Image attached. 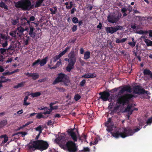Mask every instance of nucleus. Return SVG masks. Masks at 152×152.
Returning a JSON list of instances; mask_svg holds the SVG:
<instances>
[{
	"instance_id": "f257e3e1",
	"label": "nucleus",
	"mask_w": 152,
	"mask_h": 152,
	"mask_svg": "<svg viewBox=\"0 0 152 152\" xmlns=\"http://www.w3.org/2000/svg\"><path fill=\"white\" fill-rule=\"evenodd\" d=\"M28 147L29 149L34 151L38 150L41 151L47 149L49 147L47 142L42 140L31 141L28 144Z\"/></svg>"
},
{
	"instance_id": "f03ea898",
	"label": "nucleus",
	"mask_w": 152,
	"mask_h": 152,
	"mask_svg": "<svg viewBox=\"0 0 152 152\" xmlns=\"http://www.w3.org/2000/svg\"><path fill=\"white\" fill-rule=\"evenodd\" d=\"M15 6L16 8H20L23 11H29L34 6L30 0H20L15 3Z\"/></svg>"
},
{
	"instance_id": "7ed1b4c3",
	"label": "nucleus",
	"mask_w": 152,
	"mask_h": 152,
	"mask_svg": "<svg viewBox=\"0 0 152 152\" xmlns=\"http://www.w3.org/2000/svg\"><path fill=\"white\" fill-rule=\"evenodd\" d=\"M60 82H62L66 86H67L70 83L69 77L66 75L61 73L58 75L57 77L53 83V84L54 85Z\"/></svg>"
},
{
	"instance_id": "20e7f679",
	"label": "nucleus",
	"mask_w": 152,
	"mask_h": 152,
	"mask_svg": "<svg viewBox=\"0 0 152 152\" xmlns=\"http://www.w3.org/2000/svg\"><path fill=\"white\" fill-rule=\"evenodd\" d=\"M76 55L74 50H72L69 53L68 57L69 58L70 62L69 63L66 67V70L69 72L74 67V66L76 61Z\"/></svg>"
},
{
	"instance_id": "39448f33",
	"label": "nucleus",
	"mask_w": 152,
	"mask_h": 152,
	"mask_svg": "<svg viewBox=\"0 0 152 152\" xmlns=\"http://www.w3.org/2000/svg\"><path fill=\"white\" fill-rule=\"evenodd\" d=\"M134 96V95L132 94H125L119 96L117 100V102L119 104L124 106L128 104L129 101Z\"/></svg>"
},
{
	"instance_id": "423d86ee",
	"label": "nucleus",
	"mask_w": 152,
	"mask_h": 152,
	"mask_svg": "<svg viewBox=\"0 0 152 152\" xmlns=\"http://www.w3.org/2000/svg\"><path fill=\"white\" fill-rule=\"evenodd\" d=\"M122 16L121 14L118 12L117 14L115 12L110 13L107 17L108 22L114 24L118 22Z\"/></svg>"
},
{
	"instance_id": "0eeeda50",
	"label": "nucleus",
	"mask_w": 152,
	"mask_h": 152,
	"mask_svg": "<svg viewBox=\"0 0 152 152\" xmlns=\"http://www.w3.org/2000/svg\"><path fill=\"white\" fill-rule=\"evenodd\" d=\"M66 147L68 152H76L78 150L77 146L71 141H69L66 142Z\"/></svg>"
},
{
	"instance_id": "6e6552de",
	"label": "nucleus",
	"mask_w": 152,
	"mask_h": 152,
	"mask_svg": "<svg viewBox=\"0 0 152 152\" xmlns=\"http://www.w3.org/2000/svg\"><path fill=\"white\" fill-rule=\"evenodd\" d=\"M122 28L123 27L122 26L118 25L110 27H106L105 28L106 32L107 34H113L118 30H121Z\"/></svg>"
},
{
	"instance_id": "1a4fd4ad",
	"label": "nucleus",
	"mask_w": 152,
	"mask_h": 152,
	"mask_svg": "<svg viewBox=\"0 0 152 152\" xmlns=\"http://www.w3.org/2000/svg\"><path fill=\"white\" fill-rule=\"evenodd\" d=\"M99 94L100 95L99 99H102L104 101H109L110 102L111 100V99L110 98V94L109 92L106 91H104L100 92Z\"/></svg>"
},
{
	"instance_id": "9d476101",
	"label": "nucleus",
	"mask_w": 152,
	"mask_h": 152,
	"mask_svg": "<svg viewBox=\"0 0 152 152\" xmlns=\"http://www.w3.org/2000/svg\"><path fill=\"white\" fill-rule=\"evenodd\" d=\"M123 135L122 137L124 138L127 136L132 135L134 134V130L130 128H124L123 132Z\"/></svg>"
},
{
	"instance_id": "9b49d317",
	"label": "nucleus",
	"mask_w": 152,
	"mask_h": 152,
	"mask_svg": "<svg viewBox=\"0 0 152 152\" xmlns=\"http://www.w3.org/2000/svg\"><path fill=\"white\" fill-rule=\"evenodd\" d=\"M111 120V118H108L105 124V126L107 127L106 130L108 132H111L113 130V128L114 126L113 122Z\"/></svg>"
},
{
	"instance_id": "f8f14e48",
	"label": "nucleus",
	"mask_w": 152,
	"mask_h": 152,
	"mask_svg": "<svg viewBox=\"0 0 152 152\" xmlns=\"http://www.w3.org/2000/svg\"><path fill=\"white\" fill-rule=\"evenodd\" d=\"M70 48L71 47L70 46L67 47L65 48V50L60 53L58 55H56V56L54 57L53 58V62H55L59 58L64 55L70 49Z\"/></svg>"
},
{
	"instance_id": "ddd939ff",
	"label": "nucleus",
	"mask_w": 152,
	"mask_h": 152,
	"mask_svg": "<svg viewBox=\"0 0 152 152\" xmlns=\"http://www.w3.org/2000/svg\"><path fill=\"white\" fill-rule=\"evenodd\" d=\"M132 88L129 86L126 85L123 87L118 92V94H121L124 93L125 91L130 92L131 91Z\"/></svg>"
},
{
	"instance_id": "4468645a",
	"label": "nucleus",
	"mask_w": 152,
	"mask_h": 152,
	"mask_svg": "<svg viewBox=\"0 0 152 152\" xmlns=\"http://www.w3.org/2000/svg\"><path fill=\"white\" fill-rule=\"evenodd\" d=\"M69 135L71 137L73 141L75 142L77 141V138L75 132H73V129H70L67 131Z\"/></svg>"
},
{
	"instance_id": "2eb2a0df",
	"label": "nucleus",
	"mask_w": 152,
	"mask_h": 152,
	"mask_svg": "<svg viewBox=\"0 0 152 152\" xmlns=\"http://www.w3.org/2000/svg\"><path fill=\"white\" fill-rule=\"evenodd\" d=\"M142 88L140 85L135 86L133 87V93L135 94H141Z\"/></svg>"
},
{
	"instance_id": "dca6fc26",
	"label": "nucleus",
	"mask_w": 152,
	"mask_h": 152,
	"mask_svg": "<svg viewBox=\"0 0 152 152\" xmlns=\"http://www.w3.org/2000/svg\"><path fill=\"white\" fill-rule=\"evenodd\" d=\"M96 75L94 73H87L81 76V78H94L96 77Z\"/></svg>"
},
{
	"instance_id": "f3484780",
	"label": "nucleus",
	"mask_w": 152,
	"mask_h": 152,
	"mask_svg": "<svg viewBox=\"0 0 152 152\" xmlns=\"http://www.w3.org/2000/svg\"><path fill=\"white\" fill-rule=\"evenodd\" d=\"M21 24L22 26L30 25V21L26 18L24 17L21 19Z\"/></svg>"
},
{
	"instance_id": "a211bd4d",
	"label": "nucleus",
	"mask_w": 152,
	"mask_h": 152,
	"mask_svg": "<svg viewBox=\"0 0 152 152\" xmlns=\"http://www.w3.org/2000/svg\"><path fill=\"white\" fill-rule=\"evenodd\" d=\"M112 136L116 138H118L120 137H122V136L123 137V132L119 133L118 132H117L115 133H112L111 132Z\"/></svg>"
},
{
	"instance_id": "6ab92c4d",
	"label": "nucleus",
	"mask_w": 152,
	"mask_h": 152,
	"mask_svg": "<svg viewBox=\"0 0 152 152\" xmlns=\"http://www.w3.org/2000/svg\"><path fill=\"white\" fill-rule=\"evenodd\" d=\"M144 75H149L150 78L152 79V72L149 69H145L143 72Z\"/></svg>"
},
{
	"instance_id": "aec40b11",
	"label": "nucleus",
	"mask_w": 152,
	"mask_h": 152,
	"mask_svg": "<svg viewBox=\"0 0 152 152\" xmlns=\"http://www.w3.org/2000/svg\"><path fill=\"white\" fill-rule=\"evenodd\" d=\"M44 1V0H37L34 5V7L35 8H37L40 7Z\"/></svg>"
},
{
	"instance_id": "412c9836",
	"label": "nucleus",
	"mask_w": 152,
	"mask_h": 152,
	"mask_svg": "<svg viewBox=\"0 0 152 152\" xmlns=\"http://www.w3.org/2000/svg\"><path fill=\"white\" fill-rule=\"evenodd\" d=\"M16 30L17 31L19 34H23L24 31H26V29H25L22 26H20L17 27Z\"/></svg>"
},
{
	"instance_id": "4be33fe9",
	"label": "nucleus",
	"mask_w": 152,
	"mask_h": 152,
	"mask_svg": "<svg viewBox=\"0 0 152 152\" xmlns=\"http://www.w3.org/2000/svg\"><path fill=\"white\" fill-rule=\"evenodd\" d=\"M48 59V57L46 56L45 58L42 59V60L40 59L39 61V64L41 66H43L47 63V60Z\"/></svg>"
},
{
	"instance_id": "5701e85b",
	"label": "nucleus",
	"mask_w": 152,
	"mask_h": 152,
	"mask_svg": "<svg viewBox=\"0 0 152 152\" xmlns=\"http://www.w3.org/2000/svg\"><path fill=\"white\" fill-rule=\"evenodd\" d=\"M69 4V2H67L65 3L66 5V8L67 9H70L73 6V2L72 1H70Z\"/></svg>"
},
{
	"instance_id": "b1692460",
	"label": "nucleus",
	"mask_w": 152,
	"mask_h": 152,
	"mask_svg": "<svg viewBox=\"0 0 152 152\" xmlns=\"http://www.w3.org/2000/svg\"><path fill=\"white\" fill-rule=\"evenodd\" d=\"M25 83V82H22L18 83L17 85L14 86L13 88L17 89L19 88L23 87L24 86Z\"/></svg>"
},
{
	"instance_id": "393cba45",
	"label": "nucleus",
	"mask_w": 152,
	"mask_h": 152,
	"mask_svg": "<svg viewBox=\"0 0 152 152\" xmlns=\"http://www.w3.org/2000/svg\"><path fill=\"white\" fill-rule=\"evenodd\" d=\"M50 11L51 12V14L52 15L55 14L56 13L57 11V7H53L52 8H50Z\"/></svg>"
},
{
	"instance_id": "a878e982",
	"label": "nucleus",
	"mask_w": 152,
	"mask_h": 152,
	"mask_svg": "<svg viewBox=\"0 0 152 152\" xmlns=\"http://www.w3.org/2000/svg\"><path fill=\"white\" fill-rule=\"evenodd\" d=\"M90 52L89 51H87L85 52L84 54V59L87 60L90 58Z\"/></svg>"
},
{
	"instance_id": "bb28decb",
	"label": "nucleus",
	"mask_w": 152,
	"mask_h": 152,
	"mask_svg": "<svg viewBox=\"0 0 152 152\" xmlns=\"http://www.w3.org/2000/svg\"><path fill=\"white\" fill-rule=\"evenodd\" d=\"M30 95L32 97L34 98L40 96L41 95V93L38 91L35 93H32L30 94Z\"/></svg>"
},
{
	"instance_id": "cd10ccee",
	"label": "nucleus",
	"mask_w": 152,
	"mask_h": 152,
	"mask_svg": "<svg viewBox=\"0 0 152 152\" xmlns=\"http://www.w3.org/2000/svg\"><path fill=\"white\" fill-rule=\"evenodd\" d=\"M31 77L33 80H35L38 78L39 77V75L37 73H32Z\"/></svg>"
},
{
	"instance_id": "c85d7f7f",
	"label": "nucleus",
	"mask_w": 152,
	"mask_h": 152,
	"mask_svg": "<svg viewBox=\"0 0 152 152\" xmlns=\"http://www.w3.org/2000/svg\"><path fill=\"white\" fill-rule=\"evenodd\" d=\"M0 7L1 8H4L5 10H8V9L7 6L3 1L0 2Z\"/></svg>"
},
{
	"instance_id": "c756f323",
	"label": "nucleus",
	"mask_w": 152,
	"mask_h": 152,
	"mask_svg": "<svg viewBox=\"0 0 152 152\" xmlns=\"http://www.w3.org/2000/svg\"><path fill=\"white\" fill-rule=\"evenodd\" d=\"M144 41L147 46H152V41L148 39H145Z\"/></svg>"
},
{
	"instance_id": "7c9ffc66",
	"label": "nucleus",
	"mask_w": 152,
	"mask_h": 152,
	"mask_svg": "<svg viewBox=\"0 0 152 152\" xmlns=\"http://www.w3.org/2000/svg\"><path fill=\"white\" fill-rule=\"evenodd\" d=\"M22 134V137H24L27 134L26 132H19L17 133H15L14 134H13L12 136H14L16 135H18V134Z\"/></svg>"
},
{
	"instance_id": "2f4dec72",
	"label": "nucleus",
	"mask_w": 152,
	"mask_h": 152,
	"mask_svg": "<svg viewBox=\"0 0 152 152\" xmlns=\"http://www.w3.org/2000/svg\"><path fill=\"white\" fill-rule=\"evenodd\" d=\"M7 120H3L0 122V128L6 125L7 124Z\"/></svg>"
},
{
	"instance_id": "473e14b6",
	"label": "nucleus",
	"mask_w": 152,
	"mask_h": 152,
	"mask_svg": "<svg viewBox=\"0 0 152 152\" xmlns=\"http://www.w3.org/2000/svg\"><path fill=\"white\" fill-rule=\"evenodd\" d=\"M0 138H4V139L3 142L4 143H6L8 140V137H7V135L6 134L5 135H1L0 137Z\"/></svg>"
},
{
	"instance_id": "72a5a7b5",
	"label": "nucleus",
	"mask_w": 152,
	"mask_h": 152,
	"mask_svg": "<svg viewBox=\"0 0 152 152\" xmlns=\"http://www.w3.org/2000/svg\"><path fill=\"white\" fill-rule=\"evenodd\" d=\"M35 129L36 131H39V134H40L42 132V131L43 130L42 127L41 125H39L37 127L35 128Z\"/></svg>"
},
{
	"instance_id": "f704fd0d",
	"label": "nucleus",
	"mask_w": 152,
	"mask_h": 152,
	"mask_svg": "<svg viewBox=\"0 0 152 152\" xmlns=\"http://www.w3.org/2000/svg\"><path fill=\"white\" fill-rule=\"evenodd\" d=\"M132 107V105H128L125 110L124 112H129L131 108Z\"/></svg>"
},
{
	"instance_id": "c9c22d12",
	"label": "nucleus",
	"mask_w": 152,
	"mask_h": 152,
	"mask_svg": "<svg viewBox=\"0 0 152 152\" xmlns=\"http://www.w3.org/2000/svg\"><path fill=\"white\" fill-rule=\"evenodd\" d=\"M44 112L43 113V114L44 115L50 114L51 113L50 110L49 109L48 107H47L45 110H44Z\"/></svg>"
},
{
	"instance_id": "e433bc0d",
	"label": "nucleus",
	"mask_w": 152,
	"mask_h": 152,
	"mask_svg": "<svg viewBox=\"0 0 152 152\" xmlns=\"http://www.w3.org/2000/svg\"><path fill=\"white\" fill-rule=\"evenodd\" d=\"M37 114L36 117L37 118L40 119L42 118H43L44 117L41 113H37Z\"/></svg>"
},
{
	"instance_id": "4c0bfd02",
	"label": "nucleus",
	"mask_w": 152,
	"mask_h": 152,
	"mask_svg": "<svg viewBox=\"0 0 152 152\" xmlns=\"http://www.w3.org/2000/svg\"><path fill=\"white\" fill-rule=\"evenodd\" d=\"M32 121H28V122L26 124L24 125H23V126H20L18 129V130H19L21 129H22L23 127H24L32 123Z\"/></svg>"
},
{
	"instance_id": "58836bf2",
	"label": "nucleus",
	"mask_w": 152,
	"mask_h": 152,
	"mask_svg": "<svg viewBox=\"0 0 152 152\" xmlns=\"http://www.w3.org/2000/svg\"><path fill=\"white\" fill-rule=\"evenodd\" d=\"M86 83V80L84 79L80 83L79 86L81 87H83L84 86Z\"/></svg>"
},
{
	"instance_id": "ea45409f",
	"label": "nucleus",
	"mask_w": 152,
	"mask_h": 152,
	"mask_svg": "<svg viewBox=\"0 0 152 152\" xmlns=\"http://www.w3.org/2000/svg\"><path fill=\"white\" fill-rule=\"evenodd\" d=\"M56 89L60 92H64L66 91L65 89L63 87H57Z\"/></svg>"
},
{
	"instance_id": "a19ab883",
	"label": "nucleus",
	"mask_w": 152,
	"mask_h": 152,
	"mask_svg": "<svg viewBox=\"0 0 152 152\" xmlns=\"http://www.w3.org/2000/svg\"><path fill=\"white\" fill-rule=\"evenodd\" d=\"M40 59H39L36 60L32 64V66H37L39 64V61H40Z\"/></svg>"
},
{
	"instance_id": "79ce46f5",
	"label": "nucleus",
	"mask_w": 152,
	"mask_h": 152,
	"mask_svg": "<svg viewBox=\"0 0 152 152\" xmlns=\"http://www.w3.org/2000/svg\"><path fill=\"white\" fill-rule=\"evenodd\" d=\"M152 123V117L148 118L146 121V123L147 125H150Z\"/></svg>"
},
{
	"instance_id": "37998d69",
	"label": "nucleus",
	"mask_w": 152,
	"mask_h": 152,
	"mask_svg": "<svg viewBox=\"0 0 152 152\" xmlns=\"http://www.w3.org/2000/svg\"><path fill=\"white\" fill-rule=\"evenodd\" d=\"M81 98L80 96L78 94H76L74 97V99L76 101H77Z\"/></svg>"
},
{
	"instance_id": "c03bdc74",
	"label": "nucleus",
	"mask_w": 152,
	"mask_h": 152,
	"mask_svg": "<svg viewBox=\"0 0 152 152\" xmlns=\"http://www.w3.org/2000/svg\"><path fill=\"white\" fill-rule=\"evenodd\" d=\"M142 92H141V94H147V95H148V94L150 95V94L149 92L148 91H145L144 88H142Z\"/></svg>"
},
{
	"instance_id": "a18cd8bd",
	"label": "nucleus",
	"mask_w": 152,
	"mask_h": 152,
	"mask_svg": "<svg viewBox=\"0 0 152 152\" xmlns=\"http://www.w3.org/2000/svg\"><path fill=\"white\" fill-rule=\"evenodd\" d=\"M19 20L18 19H17V20H14L12 19V20L11 23L12 25H16L18 23Z\"/></svg>"
},
{
	"instance_id": "49530a36",
	"label": "nucleus",
	"mask_w": 152,
	"mask_h": 152,
	"mask_svg": "<svg viewBox=\"0 0 152 152\" xmlns=\"http://www.w3.org/2000/svg\"><path fill=\"white\" fill-rule=\"evenodd\" d=\"M12 74V72H10L9 71L4 72L2 73V75L3 76L10 75Z\"/></svg>"
},
{
	"instance_id": "de8ad7c7",
	"label": "nucleus",
	"mask_w": 152,
	"mask_h": 152,
	"mask_svg": "<svg viewBox=\"0 0 152 152\" xmlns=\"http://www.w3.org/2000/svg\"><path fill=\"white\" fill-rule=\"evenodd\" d=\"M7 49L4 48H1L0 49V52L1 54L4 55L6 53Z\"/></svg>"
},
{
	"instance_id": "09e8293b",
	"label": "nucleus",
	"mask_w": 152,
	"mask_h": 152,
	"mask_svg": "<svg viewBox=\"0 0 152 152\" xmlns=\"http://www.w3.org/2000/svg\"><path fill=\"white\" fill-rule=\"evenodd\" d=\"M72 21L73 23H77L78 22V20L77 18L76 17H74L72 19Z\"/></svg>"
},
{
	"instance_id": "8fccbe9b",
	"label": "nucleus",
	"mask_w": 152,
	"mask_h": 152,
	"mask_svg": "<svg viewBox=\"0 0 152 152\" xmlns=\"http://www.w3.org/2000/svg\"><path fill=\"white\" fill-rule=\"evenodd\" d=\"M128 44L132 47H134L136 45V42L135 41H133V42H129Z\"/></svg>"
},
{
	"instance_id": "3c124183",
	"label": "nucleus",
	"mask_w": 152,
	"mask_h": 152,
	"mask_svg": "<svg viewBox=\"0 0 152 152\" xmlns=\"http://www.w3.org/2000/svg\"><path fill=\"white\" fill-rule=\"evenodd\" d=\"M77 25H74L72 28V32H75L77 30Z\"/></svg>"
},
{
	"instance_id": "603ef678",
	"label": "nucleus",
	"mask_w": 152,
	"mask_h": 152,
	"mask_svg": "<svg viewBox=\"0 0 152 152\" xmlns=\"http://www.w3.org/2000/svg\"><path fill=\"white\" fill-rule=\"evenodd\" d=\"M0 37L1 38L7 40V37L4 35H3L2 34H0Z\"/></svg>"
},
{
	"instance_id": "864d4df0",
	"label": "nucleus",
	"mask_w": 152,
	"mask_h": 152,
	"mask_svg": "<svg viewBox=\"0 0 152 152\" xmlns=\"http://www.w3.org/2000/svg\"><path fill=\"white\" fill-rule=\"evenodd\" d=\"M8 42L7 40H6L2 44V45L3 47H5L7 46L8 45Z\"/></svg>"
},
{
	"instance_id": "5fc2aeb1",
	"label": "nucleus",
	"mask_w": 152,
	"mask_h": 152,
	"mask_svg": "<svg viewBox=\"0 0 152 152\" xmlns=\"http://www.w3.org/2000/svg\"><path fill=\"white\" fill-rule=\"evenodd\" d=\"M61 60L60 59L58 61L56 64V66L57 67L59 66L61 64Z\"/></svg>"
},
{
	"instance_id": "6e6d98bb",
	"label": "nucleus",
	"mask_w": 152,
	"mask_h": 152,
	"mask_svg": "<svg viewBox=\"0 0 152 152\" xmlns=\"http://www.w3.org/2000/svg\"><path fill=\"white\" fill-rule=\"evenodd\" d=\"M142 128V127L138 126L136 129H134V133L140 130Z\"/></svg>"
},
{
	"instance_id": "4d7b16f0",
	"label": "nucleus",
	"mask_w": 152,
	"mask_h": 152,
	"mask_svg": "<svg viewBox=\"0 0 152 152\" xmlns=\"http://www.w3.org/2000/svg\"><path fill=\"white\" fill-rule=\"evenodd\" d=\"M29 34L30 36L31 37H32L33 38H35V35L36 34V33L35 32H34L32 33L31 34Z\"/></svg>"
},
{
	"instance_id": "13d9d810",
	"label": "nucleus",
	"mask_w": 152,
	"mask_h": 152,
	"mask_svg": "<svg viewBox=\"0 0 152 152\" xmlns=\"http://www.w3.org/2000/svg\"><path fill=\"white\" fill-rule=\"evenodd\" d=\"M16 33L15 31L11 32L10 33V34L12 36L15 37H16L15 36Z\"/></svg>"
},
{
	"instance_id": "bf43d9fd",
	"label": "nucleus",
	"mask_w": 152,
	"mask_h": 152,
	"mask_svg": "<svg viewBox=\"0 0 152 152\" xmlns=\"http://www.w3.org/2000/svg\"><path fill=\"white\" fill-rule=\"evenodd\" d=\"M83 150L86 152H89L90 151L89 148L88 147H84L83 148Z\"/></svg>"
},
{
	"instance_id": "052dcab7",
	"label": "nucleus",
	"mask_w": 152,
	"mask_h": 152,
	"mask_svg": "<svg viewBox=\"0 0 152 152\" xmlns=\"http://www.w3.org/2000/svg\"><path fill=\"white\" fill-rule=\"evenodd\" d=\"M76 11V9L75 7H73L71 10L70 13L71 14H73Z\"/></svg>"
},
{
	"instance_id": "680f3d73",
	"label": "nucleus",
	"mask_w": 152,
	"mask_h": 152,
	"mask_svg": "<svg viewBox=\"0 0 152 152\" xmlns=\"http://www.w3.org/2000/svg\"><path fill=\"white\" fill-rule=\"evenodd\" d=\"M34 28L33 27H30V31L29 32V34H32V33L34 32Z\"/></svg>"
},
{
	"instance_id": "e2e57ef3",
	"label": "nucleus",
	"mask_w": 152,
	"mask_h": 152,
	"mask_svg": "<svg viewBox=\"0 0 152 152\" xmlns=\"http://www.w3.org/2000/svg\"><path fill=\"white\" fill-rule=\"evenodd\" d=\"M24 42L25 45H27L28 44V39H24Z\"/></svg>"
},
{
	"instance_id": "0e129e2a",
	"label": "nucleus",
	"mask_w": 152,
	"mask_h": 152,
	"mask_svg": "<svg viewBox=\"0 0 152 152\" xmlns=\"http://www.w3.org/2000/svg\"><path fill=\"white\" fill-rule=\"evenodd\" d=\"M3 80V82L4 83L7 82L8 81L9 82L11 81V80L9 79H4Z\"/></svg>"
},
{
	"instance_id": "69168bd1",
	"label": "nucleus",
	"mask_w": 152,
	"mask_h": 152,
	"mask_svg": "<svg viewBox=\"0 0 152 152\" xmlns=\"http://www.w3.org/2000/svg\"><path fill=\"white\" fill-rule=\"evenodd\" d=\"M127 10V9H126L125 7H124L121 9V11L123 13L125 12Z\"/></svg>"
},
{
	"instance_id": "338daca9",
	"label": "nucleus",
	"mask_w": 152,
	"mask_h": 152,
	"mask_svg": "<svg viewBox=\"0 0 152 152\" xmlns=\"http://www.w3.org/2000/svg\"><path fill=\"white\" fill-rule=\"evenodd\" d=\"M102 23L100 22L99 23V25L97 26V28L101 29L102 28Z\"/></svg>"
},
{
	"instance_id": "774afa93",
	"label": "nucleus",
	"mask_w": 152,
	"mask_h": 152,
	"mask_svg": "<svg viewBox=\"0 0 152 152\" xmlns=\"http://www.w3.org/2000/svg\"><path fill=\"white\" fill-rule=\"evenodd\" d=\"M35 20V18L33 16H31L29 20L30 22L31 21H33Z\"/></svg>"
}]
</instances>
